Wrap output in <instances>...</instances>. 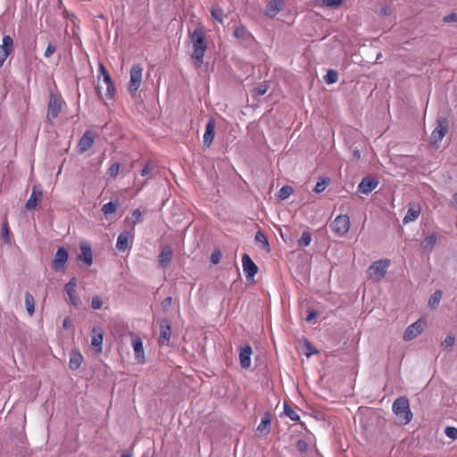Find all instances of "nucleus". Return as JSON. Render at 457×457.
Here are the masks:
<instances>
[{
	"label": "nucleus",
	"instance_id": "obj_1",
	"mask_svg": "<svg viewBox=\"0 0 457 457\" xmlns=\"http://www.w3.org/2000/svg\"><path fill=\"white\" fill-rule=\"evenodd\" d=\"M189 39L191 44V59L193 64L196 69L202 67L204 63V57L207 50L206 32L201 26L195 28L192 32H189Z\"/></svg>",
	"mask_w": 457,
	"mask_h": 457
},
{
	"label": "nucleus",
	"instance_id": "obj_2",
	"mask_svg": "<svg viewBox=\"0 0 457 457\" xmlns=\"http://www.w3.org/2000/svg\"><path fill=\"white\" fill-rule=\"evenodd\" d=\"M98 71L100 73L98 76V85H97V88H96L98 96L101 98H105V99L110 100V99L113 98L114 95H115V92H116L115 87L112 83V78H111L109 72L107 71L106 68L104 67V65L103 63L99 64Z\"/></svg>",
	"mask_w": 457,
	"mask_h": 457
},
{
	"label": "nucleus",
	"instance_id": "obj_3",
	"mask_svg": "<svg viewBox=\"0 0 457 457\" xmlns=\"http://www.w3.org/2000/svg\"><path fill=\"white\" fill-rule=\"evenodd\" d=\"M392 409L399 424L406 425L412 420V412L407 397L401 396L396 398L393 403Z\"/></svg>",
	"mask_w": 457,
	"mask_h": 457
},
{
	"label": "nucleus",
	"instance_id": "obj_4",
	"mask_svg": "<svg viewBox=\"0 0 457 457\" xmlns=\"http://www.w3.org/2000/svg\"><path fill=\"white\" fill-rule=\"evenodd\" d=\"M65 104V101L63 100L61 95L51 93L49 95L46 109V121L52 124L54 120H55L58 117V115L62 112L63 106Z\"/></svg>",
	"mask_w": 457,
	"mask_h": 457
},
{
	"label": "nucleus",
	"instance_id": "obj_5",
	"mask_svg": "<svg viewBox=\"0 0 457 457\" xmlns=\"http://www.w3.org/2000/svg\"><path fill=\"white\" fill-rule=\"evenodd\" d=\"M143 67L139 63H135L129 71V81L128 84V91L134 96L139 89L143 79Z\"/></svg>",
	"mask_w": 457,
	"mask_h": 457
},
{
	"label": "nucleus",
	"instance_id": "obj_6",
	"mask_svg": "<svg viewBox=\"0 0 457 457\" xmlns=\"http://www.w3.org/2000/svg\"><path fill=\"white\" fill-rule=\"evenodd\" d=\"M390 265L388 259H381L374 262L368 269V275L370 278L379 281L385 278Z\"/></svg>",
	"mask_w": 457,
	"mask_h": 457
},
{
	"label": "nucleus",
	"instance_id": "obj_7",
	"mask_svg": "<svg viewBox=\"0 0 457 457\" xmlns=\"http://www.w3.org/2000/svg\"><path fill=\"white\" fill-rule=\"evenodd\" d=\"M350 226V218L346 214L337 216L330 225L333 233L338 237H344L349 231Z\"/></svg>",
	"mask_w": 457,
	"mask_h": 457
},
{
	"label": "nucleus",
	"instance_id": "obj_8",
	"mask_svg": "<svg viewBox=\"0 0 457 457\" xmlns=\"http://www.w3.org/2000/svg\"><path fill=\"white\" fill-rule=\"evenodd\" d=\"M448 128L449 126L446 119L442 118L437 120L436 127L434 129L430 136V143L432 145H437L441 142L444 137L447 134Z\"/></svg>",
	"mask_w": 457,
	"mask_h": 457
},
{
	"label": "nucleus",
	"instance_id": "obj_9",
	"mask_svg": "<svg viewBox=\"0 0 457 457\" xmlns=\"http://www.w3.org/2000/svg\"><path fill=\"white\" fill-rule=\"evenodd\" d=\"M426 324V320L424 318H420L417 321L410 325L403 334V340L411 341L417 337L424 330Z\"/></svg>",
	"mask_w": 457,
	"mask_h": 457
},
{
	"label": "nucleus",
	"instance_id": "obj_10",
	"mask_svg": "<svg viewBox=\"0 0 457 457\" xmlns=\"http://www.w3.org/2000/svg\"><path fill=\"white\" fill-rule=\"evenodd\" d=\"M12 52L13 39L9 35H4L0 45V68Z\"/></svg>",
	"mask_w": 457,
	"mask_h": 457
},
{
	"label": "nucleus",
	"instance_id": "obj_11",
	"mask_svg": "<svg viewBox=\"0 0 457 457\" xmlns=\"http://www.w3.org/2000/svg\"><path fill=\"white\" fill-rule=\"evenodd\" d=\"M171 337V326L169 320L163 319L160 321V336L158 343L168 345Z\"/></svg>",
	"mask_w": 457,
	"mask_h": 457
},
{
	"label": "nucleus",
	"instance_id": "obj_12",
	"mask_svg": "<svg viewBox=\"0 0 457 457\" xmlns=\"http://www.w3.org/2000/svg\"><path fill=\"white\" fill-rule=\"evenodd\" d=\"M131 345L135 352V356L138 363H144L145 361V351L142 339L134 333L130 334Z\"/></svg>",
	"mask_w": 457,
	"mask_h": 457
},
{
	"label": "nucleus",
	"instance_id": "obj_13",
	"mask_svg": "<svg viewBox=\"0 0 457 457\" xmlns=\"http://www.w3.org/2000/svg\"><path fill=\"white\" fill-rule=\"evenodd\" d=\"M95 138L96 133L91 130H87L78 143V151L79 153H85L89 150L94 145Z\"/></svg>",
	"mask_w": 457,
	"mask_h": 457
},
{
	"label": "nucleus",
	"instance_id": "obj_14",
	"mask_svg": "<svg viewBox=\"0 0 457 457\" xmlns=\"http://www.w3.org/2000/svg\"><path fill=\"white\" fill-rule=\"evenodd\" d=\"M242 265L246 279L253 278L258 272L257 265L252 261L250 256L245 253L242 256Z\"/></svg>",
	"mask_w": 457,
	"mask_h": 457
},
{
	"label": "nucleus",
	"instance_id": "obj_15",
	"mask_svg": "<svg viewBox=\"0 0 457 457\" xmlns=\"http://www.w3.org/2000/svg\"><path fill=\"white\" fill-rule=\"evenodd\" d=\"M65 291L69 296L70 303L73 306H78L79 299L76 294L77 292V279L72 277L69 282L65 285Z\"/></svg>",
	"mask_w": 457,
	"mask_h": 457
},
{
	"label": "nucleus",
	"instance_id": "obj_16",
	"mask_svg": "<svg viewBox=\"0 0 457 457\" xmlns=\"http://www.w3.org/2000/svg\"><path fill=\"white\" fill-rule=\"evenodd\" d=\"M378 185V179L371 177H365L362 179L358 186V189L361 193L368 195L374 190Z\"/></svg>",
	"mask_w": 457,
	"mask_h": 457
},
{
	"label": "nucleus",
	"instance_id": "obj_17",
	"mask_svg": "<svg viewBox=\"0 0 457 457\" xmlns=\"http://www.w3.org/2000/svg\"><path fill=\"white\" fill-rule=\"evenodd\" d=\"M68 252L63 247H59L53 260V268L59 270L63 268L68 260Z\"/></svg>",
	"mask_w": 457,
	"mask_h": 457
},
{
	"label": "nucleus",
	"instance_id": "obj_18",
	"mask_svg": "<svg viewBox=\"0 0 457 457\" xmlns=\"http://www.w3.org/2000/svg\"><path fill=\"white\" fill-rule=\"evenodd\" d=\"M104 333L101 328H94L92 329L91 345L100 353L103 351Z\"/></svg>",
	"mask_w": 457,
	"mask_h": 457
},
{
	"label": "nucleus",
	"instance_id": "obj_19",
	"mask_svg": "<svg viewBox=\"0 0 457 457\" xmlns=\"http://www.w3.org/2000/svg\"><path fill=\"white\" fill-rule=\"evenodd\" d=\"M284 5L283 0H270L266 6L265 14L273 18L284 8Z\"/></svg>",
	"mask_w": 457,
	"mask_h": 457
},
{
	"label": "nucleus",
	"instance_id": "obj_20",
	"mask_svg": "<svg viewBox=\"0 0 457 457\" xmlns=\"http://www.w3.org/2000/svg\"><path fill=\"white\" fill-rule=\"evenodd\" d=\"M42 198V191L39 189L37 186H34L32 188L31 195L28 201L26 202L25 207L28 210H33L37 207V204L40 202Z\"/></svg>",
	"mask_w": 457,
	"mask_h": 457
},
{
	"label": "nucleus",
	"instance_id": "obj_21",
	"mask_svg": "<svg viewBox=\"0 0 457 457\" xmlns=\"http://www.w3.org/2000/svg\"><path fill=\"white\" fill-rule=\"evenodd\" d=\"M215 121L213 119H210L205 126V131L204 134V145L206 147H209L214 138L215 135Z\"/></svg>",
	"mask_w": 457,
	"mask_h": 457
},
{
	"label": "nucleus",
	"instance_id": "obj_22",
	"mask_svg": "<svg viewBox=\"0 0 457 457\" xmlns=\"http://www.w3.org/2000/svg\"><path fill=\"white\" fill-rule=\"evenodd\" d=\"M252 353H253V350L249 345H246L244 347H241L240 353H239V361H240V365L243 368L247 369L250 367Z\"/></svg>",
	"mask_w": 457,
	"mask_h": 457
},
{
	"label": "nucleus",
	"instance_id": "obj_23",
	"mask_svg": "<svg viewBox=\"0 0 457 457\" xmlns=\"http://www.w3.org/2000/svg\"><path fill=\"white\" fill-rule=\"evenodd\" d=\"M421 212V207L418 204H411L409 205L407 213L405 214L403 221L404 224L414 221L418 219Z\"/></svg>",
	"mask_w": 457,
	"mask_h": 457
},
{
	"label": "nucleus",
	"instance_id": "obj_24",
	"mask_svg": "<svg viewBox=\"0 0 457 457\" xmlns=\"http://www.w3.org/2000/svg\"><path fill=\"white\" fill-rule=\"evenodd\" d=\"M133 239V233L129 231L121 232L116 243V247L119 251H125L129 248V241Z\"/></svg>",
	"mask_w": 457,
	"mask_h": 457
},
{
	"label": "nucleus",
	"instance_id": "obj_25",
	"mask_svg": "<svg viewBox=\"0 0 457 457\" xmlns=\"http://www.w3.org/2000/svg\"><path fill=\"white\" fill-rule=\"evenodd\" d=\"M437 242V236L436 233H431L424 237L420 243V247L424 253H431Z\"/></svg>",
	"mask_w": 457,
	"mask_h": 457
},
{
	"label": "nucleus",
	"instance_id": "obj_26",
	"mask_svg": "<svg viewBox=\"0 0 457 457\" xmlns=\"http://www.w3.org/2000/svg\"><path fill=\"white\" fill-rule=\"evenodd\" d=\"M172 249L170 245H165L162 247L159 256H158V262L159 264L165 268L171 261L172 258Z\"/></svg>",
	"mask_w": 457,
	"mask_h": 457
},
{
	"label": "nucleus",
	"instance_id": "obj_27",
	"mask_svg": "<svg viewBox=\"0 0 457 457\" xmlns=\"http://www.w3.org/2000/svg\"><path fill=\"white\" fill-rule=\"evenodd\" d=\"M83 361V356L79 350H72L70 353L69 367L72 370H78Z\"/></svg>",
	"mask_w": 457,
	"mask_h": 457
},
{
	"label": "nucleus",
	"instance_id": "obj_28",
	"mask_svg": "<svg viewBox=\"0 0 457 457\" xmlns=\"http://www.w3.org/2000/svg\"><path fill=\"white\" fill-rule=\"evenodd\" d=\"M81 253L79 255V259L86 262L87 265H91L93 262L92 250L89 245L87 243L80 244Z\"/></svg>",
	"mask_w": 457,
	"mask_h": 457
},
{
	"label": "nucleus",
	"instance_id": "obj_29",
	"mask_svg": "<svg viewBox=\"0 0 457 457\" xmlns=\"http://www.w3.org/2000/svg\"><path fill=\"white\" fill-rule=\"evenodd\" d=\"M295 450L300 453L301 457H309L312 452L308 443L303 439H298L296 441Z\"/></svg>",
	"mask_w": 457,
	"mask_h": 457
},
{
	"label": "nucleus",
	"instance_id": "obj_30",
	"mask_svg": "<svg viewBox=\"0 0 457 457\" xmlns=\"http://www.w3.org/2000/svg\"><path fill=\"white\" fill-rule=\"evenodd\" d=\"M254 241L258 245L260 248L262 250H265L267 253L270 252V245L268 242V239L264 233H262L261 230H258L254 237Z\"/></svg>",
	"mask_w": 457,
	"mask_h": 457
},
{
	"label": "nucleus",
	"instance_id": "obj_31",
	"mask_svg": "<svg viewBox=\"0 0 457 457\" xmlns=\"http://www.w3.org/2000/svg\"><path fill=\"white\" fill-rule=\"evenodd\" d=\"M270 416L269 413H266L261 420V423L257 427V431L260 435H267L270 432Z\"/></svg>",
	"mask_w": 457,
	"mask_h": 457
},
{
	"label": "nucleus",
	"instance_id": "obj_32",
	"mask_svg": "<svg viewBox=\"0 0 457 457\" xmlns=\"http://www.w3.org/2000/svg\"><path fill=\"white\" fill-rule=\"evenodd\" d=\"M119 206H120V201H119V199H117L115 202H109L107 204H104L102 206L101 211L103 212V213L105 216H107V215L115 213L117 212Z\"/></svg>",
	"mask_w": 457,
	"mask_h": 457
},
{
	"label": "nucleus",
	"instance_id": "obj_33",
	"mask_svg": "<svg viewBox=\"0 0 457 457\" xmlns=\"http://www.w3.org/2000/svg\"><path fill=\"white\" fill-rule=\"evenodd\" d=\"M25 305L29 315L32 316L35 312V301L32 295L29 292L25 294Z\"/></svg>",
	"mask_w": 457,
	"mask_h": 457
},
{
	"label": "nucleus",
	"instance_id": "obj_34",
	"mask_svg": "<svg viewBox=\"0 0 457 457\" xmlns=\"http://www.w3.org/2000/svg\"><path fill=\"white\" fill-rule=\"evenodd\" d=\"M442 295H443V292L441 290H436L428 299V306L431 308V309H436L438 304H439V302L442 298Z\"/></svg>",
	"mask_w": 457,
	"mask_h": 457
},
{
	"label": "nucleus",
	"instance_id": "obj_35",
	"mask_svg": "<svg viewBox=\"0 0 457 457\" xmlns=\"http://www.w3.org/2000/svg\"><path fill=\"white\" fill-rule=\"evenodd\" d=\"M212 17L220 23L224 21V12L220 6H213L211 10Z\"/></svg>",
	"mask_w": 457,
	"mask_h": 457
},
{
	"label": "nucleus",
	"instance_id": "obj_36",
	"mask_svg": "<svg viewBox=\"0 0 457 457\" xmlns=\"http://www.w3.org/2000/svg\"><path fill=\"white\" fill-rule=\"evenodd\" d=\"M329 183L330 179L328 178H320L319 181L317 182L314 187V192L317 194L323 192L326 189V187L329 185Z\"/></svg>",
	"mask_w": 457,
	"mask_h": 457
},
{
	"label": "nucleus",
	"instance_id": "obj_37",
	"mask_svg": "<svg viewBox=\"0 0 457 457\" xmlns=\"http://www.w3.org/2000/svg\"><path fill=\"white\" fill-rule=\"evenodd\" d=\"M302 350H303V353L307 356V357H310L311 355L318 353V351L311 345V343L304 339L303 341V345H302Z\"/></svg>",
	"mask_w": 457,
	"mask_h": 457
},
{
	"label": "nucleus",
	"instance_id": "obj_38",
	"mask_svg": "<svg viewBox=\"0 0 457 457\" xmlns=\"http://www.w3.org/2000/svg\"><path fill=\"white\" fill-rule=\"evenodd\" d=\"M342 3L343 0H317V5L326 7H338Z\"/></svg>",
	"mask_w": 457,
	"mask_h": 457
},
{
	"label": "nucleus",
	"instance_id": "obj_39",
	"mask_svg": "<svg viewBox=\"0 0 457 457\" xmlns=\"http://www.w3.org/2000/svg\"><path fill=\"white\" fill-rule=\"evenodd\" d=\"M311 241H312L311 233L308 231H303L301 237L298 240V243H299L300 246L305 247L311 244Z\"/></svg>",
	"mask_w": 457,
	"mask_h": 457
},
{
	"label": "nucleus",
	"instance_id": "obj_40",
	"mask_svg": "<svg viewBox=\"0 0 457 457\" xmlns=\"http://www.w3.org/2000/svg\"><path fill=\"white\" fill-rule=\"evenodd\" d=\"M119 171H120V163L118 162H114L112 163L109 169L107 170V175L111 178V179H116V177L118 176L119 174Z\"/></svg>",
	"mask_w": 457,
	"mask_h": 457
},
{
	"label": "nucleus",
	"instance_id": "obj_41",
	"mask_svg": "<svg viewBox=\"0 0 457 457\" xmlns=\"http://www.w3.org/2000/svg\"><path fill=\"white\" fill-rule=\"evenodd\" d=\"M338 76L337 72L334 70H329L325 76L326 82L328 84H333L337 81Z\"/></svg>",
	"mask_w": 457,
	"mask_h": 457
},
{
	"label": "nucleus",
	"instance_id": "obj_42",
	"mask_svg": "<svg viewBox=\"0 0 457 457\" xmlns=\"http://www.w3.org/2000/svg\"><path fill=\"white\" fill-rule=\"evenodd\" d=\"M2 237H3L4 241H6V242L10 241V229H9V226H8V222L7 221H4L3 223Z\"/></svg>",
	"mask_w": 457,
	"mask_h": 457
},
{
	"label": "nucleus",
	"instance_id": "obj_43",
	"mask_svg": "<svg viewBox=\"0 0 457 457\" xmlns=\"http://www.w3.org/2000/svg\"><path fill=\"white\" fill-rule=\"evenodd\" d=\"M246 33L247 30L243 26L237 27L234 30V36L237 38H244Z\"/></svg>",
	"mask_w": 457,
	"mask_h": 457
},
{
	"label": "nucleus",
	"instance_id": "obj_44",
	"mask_svg": "<svg viewBox=\"0 0 457 457\" xmlns=\"http://www.w3.org/2000/svg\"><path fill=\"white\" fill-rule=\"evenodd\" d=\"M153 169H154V165L151 162H145V164L144 165V168L141 170V175L143 177L148 176L152 172Z\"/></svg>",
	"mask_w": 457,
	"mask_h": 457
},
{
	"label": "nucleus",
	"instance_id": "obj_45",
	"mask_svg": "<svg viewBox=\"0 0 457 457\" xmlns=\"http://www.w3.org/2000/svg\"><path fill=\"white\" fill-rule=\"evenodd\" d=\"M445 433L448 437L452 439L457 438V428L454 427H446L445 429Z\"/></svg>",
	"mask_w": 457,
	"mask_h": 457
},
{
	"label": "nucleus",
	"instance_id": "obj_46",
	"mask_svg": "<svg viewBox=\"0 0 457 457\" xmlns=\"http://www.w3.org/2000/svg\"><path fill=\"white\" fill-rule=\"evenodd\" d=\"M221 259V252L220 250L214 251L210 257L212 263L218 264Z\"/></svg>",
	"mask_w": 457,
	"mask_h": 457
},
{
	"label": "nucleus",
	"instance_id": "obj_47",
	"mask_svg": "<svg viewBox=\"0 0 457 457\" xmlns=\"http://www.w3.org/2000/svg\"><path fill=\"white\" fill-rule=\"evenodd\" d=\"M454 345V337L451 335L447 336L442 343L445 348H451Z\"/></svg>",
	"mask_w": 457,
	"mask_h": 457
},
{
	"label": "nucleus",
	"instance_id": "obj_48",
	"mask_svg": "<svg viewBox=\"0 0 457 457\" xmlns=\"http://www.w3.org/2000/svg\"><path fill=\"white\" fill-rule=\"evenodd\" d=\"M103 305V302L99 296H95L92 298L91 306L95 310L101 309Z\"/></svg>",
	"mask_w": 457,
	"mask_h": 457
},
{
	"label": "nucleus",
	"instance_id": "obj_49",
	"mask_svg": "<svg viewBox=\"0 0 457 457\" xmlns=\"http://www.w3.org/2000/svg\"><path fill=\"white\" fill-rule=\"evenodd\" d=\"M56 51V47L54 44H48L46 51H45V57L49 58Z\"/></svg>",
	"mask_w": 457,
	"mask_h": 457
},
{
	"label": "nucleus",
	"instance_id": "obj_50",
	"mask_svg": "<svg viewBox=\"0 0 457 457\" xmlns=\"http://www.w3.org/2000/svg\"><path fill=\"white\" fill-rule=\"evenodd\" d=\"M287 417L290 418L294 421L299 420V419H300L298 412L292 410L288 406H287Z\"/></svg>",
	"mask_w": 457,
	"mask_h": 457
},
{
	"label": "nucleus",
	"instance_id": "obj_51",
	"mask_svg": "<svg viewBox=\"0 0 457 457\" xmlns=\"http://www.w3.org/2000/svg\"><path fill=\"white\" fill-rule=\"evenodd\" d=\"M267 90H268V86L264 85V84L258 86L254 89L256 96H262L267 92Z\"/></svg>",
	"mask_w": 457,
	"mask_h": 457
},
{
	"label": "nucleus",
	"instance_id": "obj_52",
	"mask_svg": "<svg viewBox=\"0 0 457 457\" xmlns=\"http://www.w3.org/2000/svg\"><path fill=\"white\" fill-rule=\"evenodd\" d=\"M443 21L445 23L448 22H456L457 21V13H451L443 18Z\"/></svg>",
	"mask_w": 457,
	"mask_h": 457
},
{
	"label": "nucleus",
	"instance_id": "obj_53",
	"mask_svg": "<svg viewBox=\"0 0 457 457\" xmlns=\"http://www.w3.org/2000/svg\"><path fill=\"white\" fill-rule=\"evenodd\" d=\"M134 219H135V223H137V222H140L141 220H142V213L139 210H135L132 213Z\"/></svg>",
	"mask_w": 457,
	"mask_h": 457
},
{
	"label": "nucleus",
	"instance_id": "obj_54",
	"mask_svg": "<svg viewBox=\"0 0 457 457\" xmlns=\"http://www.w3.org/2000/svg\"><path fill=\"white\" fill-rule=\"evenodd\" d=\"M278 196L281 200L286 199V186L282 187L278 192Z\"/></svg>",
	"mask_w": 457,
	"mask_h": 457
},
{
	"label": "nucleus",
	"instance_id": "obj_55",
	"mask_svg": "<svg viewBox=\"0 0 457 457\" xmlns=\"http://www.w3.org/2000/svg\"><path fill=\"white\" fill-rule=\"evenodd\" d=\"M171 301H172V298L171 296H168L164 299V301L162 302V304L164 307H167V306H170V303H171Z\"/></svg>",
	"mask_w": 457,
	"mask_h": 457
},
{
	"label": "nucleus",
	"instance_id": "obj_56",
	"mask_svg": "<svg viewBox=\"0 0 457 457\" xmlns=\"http://www.w3.org/2000/svg\"><path fill=\"white\" fill-rule=\"evenodd\" d=\"M62 327L64 328H69L71 327V320L69 318H65L62 321Z\"/></svg>",
	"mask_w": 457,
	"mask_h": 457
},
{
	"label": "nucleus",
	"instance_id": "obj_57",
	"mask_svg": "<svg viewBox=\"0 0 457 457\" xmlns=\"http://www.w3.org/2000/svg\"><path fill=\"white\" fill-rule=\"evenodd\" d=\"M317 316V313L315 312H310L309 314L306 317L307 321H311L312 319H314Z\"/></svg>",
	"mask_w": 457,
	"mask_h": 457
},
{
	"label": "nucleus",
	"instance_id": "obj_58",
	"mask_svg": "<svg viewBox=\"0 0 457 457\" xmlns=\"http://www.w3.org/2000/svg\"><path fill=\"white\" fill-rule=\"evenodd\" d=\"M287 197L293 193V188L290 186H287Z\"/></svg>",
	"mask_w": 457,
	"mask_h": 457
},
{
	"label": "nucleus",
	"instance_id": "obj_59",
	"mask_svg": "<svg viewBox=\"0 0 457 457\" xmlns=\"http://www.w3.org/2000/svg\"><path fill=\"white\" fill-rule=\"evenodd\" d=\"M282 407H283V410L286 411V399H284L282 401Z\"/></svg>",
	"mask_w": 457,
	"mask_h": 457
},
{
	"label": "nucleus",
	"instance_id": "obj_60",
	"mask_svg": "<svg viewBox=\"0 0 457 457\" xmlns=\"http://www.w3.org/2000/svg\"><path fill=\"white\" fill-rule=\"evenodd\" d=\"M121 457H130V456L128 454H123Z\"/></svg>",
	"mask_w": 457,
	"mask_h": 457
}]
</instances>
